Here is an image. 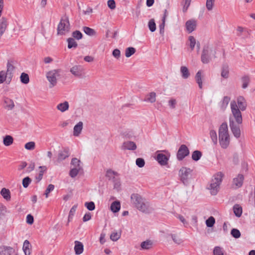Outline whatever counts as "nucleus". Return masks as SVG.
<instances>
[{
  "instance_id": "44",
  "label": "nucleus",
  "mask_w": 255,
  "mask_h": 255,
  "mask_svg": "<svg viewBox=\"0 0 255 255\" xmlns=\"http://www.w3.org/2000/svg\"><path fill=\"white\" fill-rule=\"evenodd\" d=\"M81 168L74 167L71 169L69 172V175L72 178L75 177L78 174Z\"/></svg>"
},
{
  "instance_id": "46",
  "label": "nucleus",
  "mask_w": 255,
  "mask_h": 255,
  "mask_svg": "<svg viewBox=\"0 0 255 255\" xmlns=\"http://www.w3.org/2000/svg\"><path fill=\"white\" fill-rule=\"evenodd\" d=\"M68 48L76 47L77 46V43L73 38H69L67 39Z\"/></svg>"
},
{
  "instance_id": "13",
  "label": "nucleus",
  "mask_w": 255,
  "mask_h": 255,
  "mask_svg": "<svg viewBox=\"0 0 255 255\" xmlns=\"http://www.w3.org/2000/svg\"><path fill=\"white\" fill-rule=\"evenodd\" d=\"M69 149L68 147L64 148L62 150L59 151L57 161L59 162L65 159L67 157H69Z\"/></svg>"
},
{
  "instance_id": "55",
  "label": "nucleus",
  "mask_w": 255,
  "mask_h": 255,
  "mask_svg": "<svg viewBox=\"0 0 255 255\" xmlns=\"http://www.w3.org/2000/svg\"><path fill=\"white\" fill-rule=\"evenodd\" d=\"M214 2L215 0H207L206 6L208 10H212Z\"/></svg>"
},
{
  "instance_id": "12",
  "label": "nucleus",
  "mask_w": 255,
  "mask_h": 255,
  "mask_svg": "<svg viewBox=\"0 0 255 255\" xmlns=\"http://www.w3.org/2000/svg\"><path fill=\"white\" fill-rule=\"evenodd\" d=\"M13 61L8 60L6 65L7 70L5 73L7 76V82L9 83L12 80L13 77V72L15 69L14 66L12 64Z\"/></svg>"
},
{
  "instance_id": "33",
  "label": "nucleus",
  "mask_w": 255,
  "mask_h": 255,
  "mask_svg": "<svg viewBox=\"0 0 255 255\" xmlns=\"http://www.w3.org/2000/svg\"><path fill=\"white\" fill-rule=\"evenodd\" d=\"M0 194L6 200L9 201L10 200V193L8 189L3 188L0 191Z\"/></svg>"
},
{
  "instance_id": "64",
  "label": "nucleus",
  "mask_w": 255,
  "mask_h": 255,
  "mask_svg": "<svg viewBox=\"0 0 255 255\" xmlns=\"http://www.w3.org/2000/svg\"><path fill=\"white\" fill-rule=\"evenodd\" d=\"M117 172H116L114 171H112L111 169H109L107 171L106 176L109 178H111L112 177L114 178V175H117Z\"/></svg>"
},
{
  "instance_id": "5",
  "label": "nucleus",
  "mask_w": 255,
  "mask_h": 255,
  "mask_svg": "<svg viewBox=\"0 0 255 255\" xmlns=\"http://www.w3.org/2000/svg\"><path fill=\"white\" fill-rule=\"evenodd\" d=\"M216 49H203L201 55V61L203 63H208L213 58H215Z\"/></svg>"
},
{
  "instance_id": "2",
  "label": "nucleus",
  "mask_w": 255,
  "mask_h": 255,
  "mask_svg": "<svg viewBox=\"0 0 255 255\" xmlns=\"http://www.w3.org/2000/svg\"><path fill=\"white\" fill-rule=\"evenodd\" d=\"M224 174L222 172L216 173L212 179L208 189L213 195H216L220 189V186L222 181Z\"/></svg>"
},
{
  "instance_id": "38",
  "label": "nucleus",
  "mask_w": 255,
  "mask_h": 255,
  "mask_svg": "<svg viewBox=\"0 0 255 255\" xmlns=\"http://www.w3.org/2000/svg\"><path fill=\"white\" fill-rule=\"evenodd\" d=\"M83 30L86 34L91 36L95 35L96 33L94 29L87 26H84Z\"/></svg>"
},
{
  "instance_id": "47",
  "label": "nucleus",
  "mask_w": 255,
  "mask_h": 255,
  "mask_svg": "<svg viewBox=\"0 0 255 255\" xmlns=\"http://www.w3.org/2000/svg\"><path fill=\"white\" fill-rule=\"evenodd\" d=\"M215 223V219L212 216L210 217L206 221V224L208 227H212L214 226Z\"/></svg>"
},
{
  "instance_id": "54",
  "label": "nucleus",
  "mask_w": 255,
  "mask_h": 255,
  "mask_svg": "<svg viewBox=\"0 0 255 255\" xmlns=\"http://www.w3.org/2000/svg\"><path fill=\"white\" fill-rule=\"evenodd\" d=\"M85 206L90 211H93L95 208V203L92 201L86 202L85 203Z\"/></svg>"
},
{
  "instance_id": "25",
  "label": "nucleus",
  "mask_w": 255,
  "mask_h": 255,
  "mask_svg": "<svg viewBox=\"0 0 255 255\" xmlns=\"http://www.w3.org/2000/svg\"><path fill=\"white\" fill-rule=\"evenodd\" d=\"M224 134H229L228 125L226 123H223L220 127L219 129V136Z\"/></svg>"
},
{
  "instance_id": "6",
  "label": "nucleus",
  "mask_w": 255,
  "mask_h": 255,
  "mask_svg": "<svg viewBox=\"0 0 255 255\" xmlns=\"http://www.w3.org/2000/svg\"><path fill=\"white\" fill-rule=\"evenodd\" d=\"M69 25L68 17L65 15L61 18L58 25L57 34L63 35L66 31H68Z\"/></svg>"
},
{
  "instance_id": "49",
  "label": "nucleus",
  "mask_w": 255,
  "mask_h": 255,
  "mask_svg": "<svg viewBox=\"0 0 255 255\" xmlns=\"http://www.w3.org/2000/svg\"><path fill=\"white\" fill-rule=\"evenodd\" d=\"M72 35L74 39H76L77 40L81 39L83 36L82 33L79 30L73 31Z\"/></svg>"
},
{
  "instance_id": "50",
  "label": "nucleus",
  "mask_w": 255,
  "mask_h": 255,
  "mask_svg": "<svg viewBox=\"0 0 255 255\" xmlns=\"http://www.w3.org/2000/svg\"><path fill=\"white\" fill-rule=\"evenodd\" d=\"M210 135L213 142L215 144H216L217 143V135L216 132L214 130H211L210 131Z\"/></svg>"
},
{
  "instance_id": "16",
  "label": "nucleus",
  "mask_w": 255,
  "mask_h": 255,
  "mask_svg": "<svg viewBox=\"0 0 255 255\" xmlns=\"http://www.w3.org/2000/svg\"><path fill=\"white\" fill-rule=\"evenodd\" d=\"M14 252L15 250L12 247L5 246L0 247V255H12Z\"/></svg>"
},
{
  "instance_id": "57",
  "label": "nucleus",
  "mask_w": 255,
  "mask_h": 255,
  "mask_svg": "<svg viewBox=\"0 0 255 255\" xmlns=\"http://www.w3.org/2000/svg\"><path fill=\"white\" fill-rule=\"evenodd\" d=\"M54 189V185L53 184H49L46 188L44 195L46 198H47L49 196V194L50 192L52 191Z\"/></svg>"
},
{
  "instance_id": "28",
  "label": "nucleus",
  "mask_w": 255,
  "mask_h": 255,
  "mask_svg": "<svg viewBox=\"0 0 255 255\" xmlns=\"http://www.w3.org/2000/svg\"><path fill=\"white\" fill-rule=\"evenodd\" d=\"M29 247H31L30 245V243L28 240H25L23 245V251L25 255H30L31 254V249Z\"/></svg>"
},
{
  "instance_id": "40",
  "label": "nucleus",
  "mask_w": 255,
  "mask_h": 255,
  "mask_svg": "<svg viewBox=\"0 0 255 255\" xmlns=\"http://www.w3.org/2000/svg\"><path fill=\"white\" fill-rule=\"evenodd\" d=\"M202 152L199 150H195L192 154V158L194 161L199 160L202 156Z\"/></svg>"
},
{
  "instance_id": "43",
  "label": "nucleus",
  "mask_w": 255,
  "mask_h": 255,
  "mask_svg": "<svg viewBox=\"0 0 255 255\" xmlns=\"http://www.w3.org/2000/svg\"><path fill=\"white\" fill-rule=\"evenodd\" d=\"M214 255H224V250L220 247H215L213 250Z\"/></svg>"
},
{
  "instance_id": "36",
  "label": "nucleus",
  "mask_w": 255,
  "mask_h": 255,
  "mask_svg": "<svg viewBox=\"0 0 255 255\" xmlns=\"http://www.w3.org/2000/svg\"><path fill=\"white\" fill-rule=\"evenodd\" d=\"M13 138L11 135H7L3 138V143L5 146H9L12 144Z\"/></svg>"
},
{
  "instance_id": "41",
  "label": "nucleus",
  "mask_w": 255,
  "mask_h": 255,
  "mask_svg": "<svg viewBox=\"0 0 255 255\" xmlns=\"http://www.w3.org/2000/svg\"><path fill=\"white\" fill-rule=\"evenodd\" d=\"M20 79L21 82L24 84H27L29 82V76L27 74H26L25 73H21L20 77Z\"/></svg>"
},
{
  "instance_id": "14",
  "label": "nucleus",
  "mask_w": 255,
  "mask_h": 255,
  "mask_svg": "<svg viewBox=\"0 0 255 255\" xmlns=\"http://www.w3.org/2000/svg\"><path fill=\"white\" fill-rule=\"evenodd\" d=\"M219 140L221 147L223 148H226L230 143L229 134L219 136Z\"/></svg>"
},
{
  "instance_id": "19",
  "label": "nucleus",
  "mask_w": 255,
  "mask_h": 255,
  "mask_svg": "<svg viewBox=\"0 0 255 255\" xmlns=\"http://www.w3.org/2000/svg\"><path fill=\"white\" fill-rule=\"evenodd\" d=\"M250 30L242 26H238L237 28V35L238 36H243L244 38L248 37L250 35Z\"/></svg>"
},
{
  "instance_id": "60",
  "label": "nucleus",
  "mask_w": 255,
  "mask_h": 255,
  "mask_svg": "<svg viewBox=\"0 0 255 255\" xmlns=\"http://www.w3.org/2000/svg\"><path fill=\"white\" fill-rule=\"evenodd\" d=\"M135 52V49H126L125 55L127 57H129Z\"/></svg>"
},
{
  "instance_id": "58",
  "label": "nucleus",
  "mask_w": 255,
  "mask_h": 255,
  "mask_svg": "<svg viewBox=\"0 0 255 255\" xmlns=\"http://www.w3.org/2000/svg\"><path fill=\"white\" fill-rule=\"evenodd\" d=\"M171 238L174 241V242L177 244H180L183 242V241L181 239H180L179 237L176 236V235L172 234L171 235Z\"/></svg>"
},
{
  "instance_id": "61",
  "label": "nucleus",
  "mask_w": 255,
  "mask_h": 255,
  "mask_svg": "<svg viewBox=\"0 0 255 255\" xmlns=\"http://www.w3.org/2000/svg\"><path fill=\"white\" fill-rule=\"evenodd\" d=\"M80 160L76 158H73L71 161V164L73 165L75 167L81 168L80 166Z\"/></svg>"
},
{
  "instance_id": "32",
  "label": "nucleus",
  "mask_w": 255,
  "mask_h": 255,
  "mask_svg": "<svg viewBox=\"0 0 255 255\" xmlns=\"http://www.w3.org/2000/svg\"><path fill=\"white\" fill-rule=\"evenodd\" d=\"M121 208L120 202L118 201L113 202L111 205V210L114 213L118 212Z\"/></svg>"
},
{
  "instance_id": "53",
  "label": "nucleus",
  "mask_w": 255,
  "mask_h": 255,
  "mask_svg": "<svg viewBox=\"0 0 255 255\" xmlns=\"http://www.w3.org/2000/svg\"><path fill=\"white\" fill-rule=\"evenodd\" d=\"M7 80V76L4 71H0V84L3 83L5 81Z\"/></svg>"
},
{
  "instance_id": "59",
  "label": "nucleus",
  "mask_w": 255,
  "mask_h": 255,
  "mask_svg": "<svg viewBox=\"0 0 255 255\" xmlns=\"http://www.w3.org/2000/svg\"><path fill=\"white\" fill-rule=\"evenodd\" d=\"M121 237V233H113L110 236V238L113 241H117Z\"/></svg>"
},
{
  "instance_id": "35",
  "label": "nucleus",
  "mask_w": 255,
  "mask_h": 255,
  "mask_svg": "<svg viewBox=\"0 0 255 255\" xmlns=\"http://www.w3.org/2000/svg\"><path fill=\"white\" fill-rule=\"evenodd\" d=\"M233 210L235 215L238 217H240L242 214V208L239 204H235L233 207Z\"/></svg>"
},
{
  "instance_id": "29",
  "label": "nucleus",
  "mask_w": 255,
  "mask_h": 255,
  "mask_svg": "<svg viewBox=\"0 0 255 255\" xmlns=\"http://www.w3.org/2000/svg\"><path fill=\"white\" fill-rule=\"evenodd\" d=\"M153 242L151 240H146L141 243L140 247L143 250H149L152 248Z\"/></svg>"
},
{
  "instance_id": "26",
  "label": "nucleus",
  "mask_w": 255,
  "mask_h": 255,
  "mask_svg": "<svg viewBox=\"0 0 255 255\" xmlns=\"http://www.w3.org/2000/svg\"><path fill=\"white\" fill-rule=\"evenodd\" d=\"M83 128V123L79 122L74 128L73 135L78 136L81 133Z\"/></svg>"
},
{
  "instance_id": "30",
  "label": "nucleus",
  "mask_w": 255,
  "mask_h": 255,
  "mask_svg": "<svg viewBox=\"0 0 255 255\" xmlns=\"http://www.w3.org/2000/svg\"><path fill=\"white\" fill-rule=\"evenodd\" d=\"M180 72L182 77L184 79H187L190 75L188 69L186 66H181L180 67Z\"/></svg>"
},
{
  "instance_id": "45",
  "label": "nucleus",
  "mask_w": 255,
  "mask_h": 255,
  "mask_svg": "<svg viewBox=\"0 0 255 255\" xmlns=\"http://www.w3.org/2000/svg\"><path fill=\"white\" fill-rule=\"evenodd\" d=\"M148 27L151 32H154L156 30V24L154 19H151L148 22Z\"/></svg>"
},
{
  "instance_id": "11",
  "label": "nucleus",
  "mask_w": 255,
  "mask_h": 255,
  "mask_svg": "<svg viewBox=\"0 0 255 255\" xmlns=\"http://www.w3.org/2000/svg\"><path fill=\"white\" fill-rule=\"evenodd\" d=\"M229 125L234 135L236 138H239L241 136V130L239 126L235 124L234 121L230 117L229 120Z\"/></svg>"
},
{
  "instance_id": "52",
  "label": "nucleus",
  "mask_w": 255,
  "mask_h": 255,
  "mask_svg": "<svg viewBox=\"0 0 255 255\" xmlns=\"http://www.w3.org/2000/svg\"><path fill=\"white\" fill-rule=\"evenodd\" d=\"M35 146V144L33 141L28 142L26 143L24 145V147L27 150H33L34 149Z\"/></svg>"
},
{
  "instance_id": "34",
  "label": "nucleus",
  "mask_w": 255,
  "mask_h": 255,
  "mask_svg": "<svg viewBox=\"0 0 255 255\" xmlns=\"http://www.w3.org/2000/svg\"><path fill=\"white\" fill-rule=\"evenodd\" d=\"M229 67L227 65L224 64L222 68L221 76L224 78L227 79L229 77Z\"/></svg>"
},
{
  "instance_id": "37",
  "label": "nucleus",
  "mask_w": 255,
  "mask_h": 255,
  "mask_svg": "<svg viewBox=\"0 0 255 255\" xmlns=\"http://www.w3.org/2000/svg\"><path fill=\"white\" fill-rule=\"evenodd\" d=\"M8 212L6 207L0 203V221L5 216L6 213Z\"/></svg>"
},
{
  "instance_id": "23",
  "label": "nucleus",
  "mask_w": 255,
  "mask_h": 255,
  "mask_svg": "<svg viewBox=\"0 0 255 255\" xmlns=\"http://www.w3.org/2000/svg\"><path fill=\"white\" fill-rule=\"evenodd\" d=\"M74 251L75 254L79 255L81 254L84 251V246L83 244L78 241L75 242Z\"/></svg>"
},
{
  "instance_id": "39",
  "label": "nucleus",
  "mask_w": 255,
  "mask_h": 255,
  "mask_svg": "<svg viewBox=\"0 0 255 255\" xmlns=\"http://www.w3.org/2000/svg\"><path fill=\"white\" fill-rule=\"evenodd\" d=\"M40 169L38 176L36 177L37 182H39L43 177L44 172L47 170V167L45 166H40L39 167Z\"/></svg>"
},
{
  "instance_id": "22",
  "label": "nucleus",
  "mask_w": 255,
  "mask_h": 255,
  "mask_svg": "<svg viewBox=\"0 0 255 255\" xmlns=\"http://www.w3.org/2000/svg\"><path fill=\"white\" fill-rule=\"evenodd\" d=\"M187 30L189 33L193 31L196 27V21L194 20H189L186 22Z\"/></svg>"
},
{
  "instance_id": "27",
  "label": "nucleus",
  "mask_w": 255,
  "mask_h": 255,
  "mask_svg": "<svg viewBox=\"0 0 255 255\" xmlns=\"http://www.w3.org/2000/svg\"><path fill=\"white\" fill-rule=\"evenodd\" d=\"M202 71L201 70H199L197 72L195 75V80L197 83L198 85V86L200 89L202 88V78L203 77L202 76Z\"/></svg>"
},
{
  "instance_id": "48",
  "label": "nucleus",
  "mask_w": 255,
  "mask_h": 255,
  "mask_svg": "<svg viewBox=\"0 0 255 255\" xmlns=\"http://www.w3.org/2000/svg\"><path fill=\"white\" fill-rule=\"evenodd\" d=\"M231 234L236 239H238L241 237V233L240 231L237 229H233L231 231Z\"/></svg>"
},
{
  "instance_id": "42",
  "label": "nucleus",
  "mask_w": 255,
  "mask_h": 255,
  "mask_svg": "<svg viewBox=\"0 0 255 255\" xmlns=\"http://www.w3.org/2000/svg\"><path fill=\"white\" fill-rule=\"evenodd\" d=\"M145 101L150 103H154L156 101V93L154 92H151L147 95Z\"/></svg>"
},
{
  "instance_id": "7",
  "label": "nucleus",
  "mask_w": 255,
  "mask_h": 255,
  "mask_svg": "<svg viewBox=\"0 0 255 255\" xmlns=\"http://www.w3.org/2000/svg\"><path fill=\"white\" fill-rule=\"evenodd\" d=\"M232 113L236 122L241 124L243 122L242 116L240 110L239 109L236 103L234 101L231 104Z\"/></svg>"
},
{
  "instance_id": "62",
  "label": "nucleus",
  "mask_w": 255,
  "mask_h": 255,
  "mask_svg": "<svg viewBox=\"0 0 255 255\" xmlns=\"http://www.w3.org/2000/svg\"><path fill=\"white\" fill-rule=\"evenodd\" d=\"M77 207V205H74L70 209V211L69 212V217H68L69 222L70 221V218H72V217L73 216V215L76 211Z\"/></svg>"
},
{
  "instance_id": "17",
  "label": "nucleus",
  "mask_w": 255,
  "mask_h": 255,
  "mask_svg": "<svg viewBox=\"0 0 255 255\" xmlns=\"http://www.w3.org/2000/svg\"><path fill=\"white\" fill-rule=\"evenodd\" d=\"M136 147L135 143L131 141H125L122 146V149L123 150H134Z\"/></svg>"
},
{
  "instance_id": "10",
  "label": "nucleus",
  "mask_w": 255,
  "mask_h": 255,
  "mask_svg": "<svg viewBox=\"0 0 255 255\" xmlns=\"http://www.w3.org/2000/svg\"><path fill=\"white\" fill-rule=\"evenodd\" d=\"M70 72L75 77L81 78L85 75V69L81 65H75L70 70Z\"/></svg>"
},
{
  "instance_id": "24",
  "label": "nucleus",
  "mask_w": 255,
  "mask_h": 255,
  "mask_svg": "<svg viewBox=\"0 0 255 255\" xmlns=\"http://www.w3.org/2000/svg\"><path fill=\"white\" fill-rule=\"evenodd\" d=\"M8 25L7 19L5 17H2L0 19V33L3 34Z\"/></svg>"
},
{
  "instance_id": "3",
  "label": "nucleus",
  "mask_w": 255,
  "mask_h": 255,
  "mask_svg": "<svg viewBox=\"0 0 255 255\" xmlns=\"http://www.w3.org/2000/svg\"><path fill=\"white\" fill-rule=\"evenodd\" d=\"M192 172V169L186 167H182L179 170V179L184 185L187 186L189 184V181L191 177Z\"/></svg>"
},
{
  "instance_id": "8",
  "label": "nucleus",
  "mask_w": 255,
  "mask_h": 255,
  "mask_svg": "<svg viewBox=\"0 0 255 255\" xmlns=\"http://www.w3.org/2000/svg\"><path fill=\"white\" fill-rule=\"evenodd\" d=\"M244 181V175L242 174H238L236 177L233 179L231 188L234 189H237L241 188L243 185Z\"/></svg>"
},
{
  "instance_id": "18",
  "label": "nucleus",
  "mask_w": 255,
  "mask_h": 255,
  "mask_svg": "<svg viewBox=\"0 0 255 255\" xmlns=\"http://www.w3.org/2000/svg\"><path fill=\"white\" fill-rule=\"evenodd\" d=\"M156 159L161 165H166L168 163L169 158L163 153H158Z\"/></svg>"
},
{
  "instance_id": "4",
  "label": "nucleus",
  "mask_w": 255,
  "mask_h": 255,
  "mask_svg": "<svg viewBox=\"0 0 255 255\" xmlns=\"http://www.w3.org/2000/svg\"><path fill=\"white\" fill-rule=\"evenodd\" d=\"M60 69H55L48 72L46 78L50 83L49 88H52L57 84V79L60 76Z\"/></svg>"
},
{
  "instance_id": "20",
  "label": "nucleus",
  "mask_w": 255,
  "mask_h": 255,
  "mask_svg": "<svg viewBox=\"0 0 255 255\" xmlns=\"http://www.w3.org/2000/svg\"><path fill=\"white\" fill-rule=\"evenodd\" d=\"M4 108L7 110H11L14 107L13 101L7 97H4L3 99Z\"/></svg>"
},
{
  "instance_id": "21",
  "label": "nucleus",
  "mask_w": 255,
  "mask_h": 255,
  "mask_svg": "<svg viewBox=\"0 0 255 255\" xmlns=\"http://www.w3.org/2000/svg\"><path fill=\"white\" fill-rule=\"evenodd\" d=\"M242 88L245 89L248 87L251 82V77L249 75H244L241 78Z\"/></svg>"
},
{
  "instance_id": "51",
  "label": "nucleus",
  "mask_w": 255,
  "mask_h": 255,
  "mask_svg": "<svg viewBox=\"0 0 255 255\" xmlns=\"http://www.w3.org/2000/svg\"><path fill=\"white\" fill-rule=\"evenodd\" d=\"M31 179L29 177H26L22 180V185L23 187L27 188L31 182Z\"/></svg>"
},
{
  "instance_id": "56",
  "label": "nucleus",
  "mask_w": 255,
  "mask_h": 255,
  "mask_svg": "<svg viewBox=\"0 0 255 255\" xmlns=\"http://www.w3.org/2000/svg\"><path fill=\"white\" fill-rule=\"evenodd\" d=\"M135 162L136 165L140 168L143 167L145 164L144 160L142 158H137Z\"/></svg>"
},
{
  "instance_id": "63",
  "label": "nucleus",
  "mask_w": 255,
  "mask_h": 255,
  "mask_svg": "<svg viewBox=\"0 0 255 255\" xmlns=\"http://www.w3.org/2000/svg\"><path fill=\"white\" fill-rule=\"evenodd\" d=\"M108 7L111 9H115L116 5L114 0H109L107 2Z\"/></svg>"
},
{
  "instance_id": "15",
  "label": "nucleus",
  "mask_w": 255,
  "mask_h": 255,
  "mask_svg": "<svg viewBox=\"0 0 255 255\" xmlns=\"http://www.w3.org/2000/svg\"><path fill=\"white\" fill-rule=\"evenodd\" d=\"M237 100L239 109L242 111H245L247 107V103L245 98L240 96L237 98Z\"/></svg>"
},
{
  "instance_id": "31",
  "label": "nucleus",
  "mask_w": 255,
  "mask_h": 255,
  "mask_svg": "<svg viewBox=\"0 0 255 255\" xmlns=\"http://www.w3.org/2000/svg\"><path fill=\"white\" fill-rule=\"evenodd\" d=\"M57 109L61 112H64L69 109V103L65 101L62 103H60L57 106Z\"/></svg>"
},
{
  "instance_id": "1",
  "label": "nucleus",
  "mask_w": 255,
  "mask_h": 255,
  "mask_svg": "<svg viewBox=\"0 0 255 255\" xmlns=\"http://www.w3.org/2000/svg\"><path fill=\"white\" fill-rule=\"evenodd\" d=\"M130 198L131 202L139 211L145 214H149L153 210L149 203L140 195L134 193L131 194Z\"/></svg>"
},
{
  "instance_id": "9",
  "label": "nucleus",
  "mask_w": 255,
  "mask_h": 255,
  "mask_svg": "<svg viewBox=\"0 0 255 255\" xmlns=\"http://www.w3.org/2000/svg\"><path fill=\"white\" fill-rule=\"evenodd\" d=\"M189 150L185 144H182L179 148L176 156L178 160H182L186 156L189 154Z\"/></svg>"
}]
</instances>
